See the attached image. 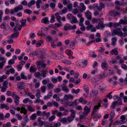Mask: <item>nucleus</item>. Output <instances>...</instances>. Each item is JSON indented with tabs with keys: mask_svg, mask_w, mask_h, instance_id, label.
I'll return each instance as SVG.
<instances>
[{
	"mask_svg": "<svg viewBox=\"0 0 127 127\" xmlns=\"http://www.w3.org/2000/svg\"><path fill=\"white\" fill-rule=\"evenodd\" d=\"M113 33L115 35L121 36L122 38L123 34L124 37H126L127 35V33L126 32L123 33L119 28H117L116 29H114L113 31Z\"/></svg>",
	"mask_w": 127,
	"mask_h": 127,
	"instance_id": "nucleus-1",
	"label": "nucleus"
},
{
	"mask_svg": "<svg viewBox=\"0 0 127 127\" xmlns=\"http://www.w3.org/2000/svg\"><path fill=\"white\" fill-rule=\"evenodd\" d=\"M94 5L97 8V10L99 11H100L102 8L105 7V6L104 4L102 2H100V3L99 6L96 4H94Z\"/></svg>",
	"mask_w": 127,
	"mask_h": 127,
	"instance_id": "nucleus-2",
	"label": "nucleus"
},
{
	"mask_svg": "<svg viewBox=\"0 0 127 127\" xmlns=\"http://www.w3.org/2000/svg\"><path fill=\"white\" fill-rule=\"evenodd\" d=\"M8 82L7 81L4 82L3 83V86L2 87L1 91L2 92H4L6 91V89L7 88Z\"/></svg>",
	"mask_w": 127,
	"mask_h": 127,
	"instance_id": "nucleus-3",
	"label": "nucleus"
},
{
	"mask_svg": "<svg viewBox=\"0 0 127 127\" xmlns=\"http://www.w3.org/2000/svg\"><path fill=\"white\" fill-rule=\"evenodd\" d=\"M85 14L88 19L89 20H91L92 19V14L89 11L87 10L85 13Z\"/></svg>",
	"mask_w": 127,
	"mask_h": 127,
	"instance_id": "nucleus-4",
	"label": "nucleus"
},
{
	"mask_svg": "<svg viewBox=\"0 0 127 127\" xmlns=\"http://www.w3.org/2000/svg\"><path fill=\"white\" fill-rule=\"evenodd\" d=\"M90 111V109L87 106H85L84 108V112L83 113L84 116H86L88 113Z\"/></svg>",
	"mask_w": 127,
	"mask_h": 127,
	"instance_id": "nucleus-5",
	"label": "nucleus"
},
{
	"mask_svg": "<svg viewBox=\"0 0 127 127\" xmlns=\"http://www.w3.org/2000/svg\"><path fill=\"white\" fill-rule=\"evenodd\" d=\"M17 87L20 89H24L25 86V84L23 82H21L18 83L17 85Z\"/></svg>",
	"mask_w": 127,
	"mask_h": 127,
	"instance_id": "nucleus-6",
	"label": "nucleus"
},
{
	"mask_svg": "<svg viewBox=\"0 0 127 127\" xmlns=\"http://www.w3.org/2000/svg\"><path fill=\"white\" fill-rule=\"evenodd\" d=\"M98 105H95L94 106V108L93 109L92 114V115H93L95 114V112L97 111V109H98L99 108V107L101 106L100 103H98Z\"/></svg>",
	"mask_w": 127,
	"mask_h": 127,
	"instance_id": "nucleus-7",
	"label": "nucleus"
},
{
	"mask_svg": "<svg viewBox=\"0 0 127 127\" xmlns=\"http://www.w3.org/2000/svg\"><path fill=\"white\" fill-rule=\"evenodd\" d=\"M80 5L81 7V8L80 9L79 11L81 12H83L86 9V7L83 3H80Z\"/></svg>",
	"mask_w": 127,
	"mask_h": 127,
	"instance_id": "nucleus-8",
	"label": "nucleus"
},
{
	"mask_svg": "<svg viewBox=\"0 0 127 127\" xmlns=\"http://www.w3.org/2000/svg\"><path fill=\"white\" fill-rule=\"evenodd\" d=\"M23 9V6L21 5H19L17 7H15L14 9V11L15 12H17L19 10H22Z\"/></svg>",
	"mask_w": 127,
	"mask_h": 127,
	"instance_id": "nucleus-9",
	"label": "nucleus"
},
{
	"mask_svg": "<svg viewBox=\"0 0 127 127\" xmlns=\"http://www.w3.org/2000/svg\"><path fill=\"white\" fill-rule=\"evenodd\" d=\"M68 104L70 106H76L77 105V100H75L73 102H68Z\"/></svg>",
	"mask_w": 127,
	"mask_h": 127,
	"instance_id": "nucleus-10",
	"label": "nucleus"
},
{
	"mask_svg": "<svg viewBox=\"0 0 127 127\" xmlns=\"http://www.w3.org/2000/svg\"><path fill=\"white\" fill-rule=\"evenodd\" d=\"M19 98L20 97L16 95L14 97V99H15L14 102L17 105H18L19 103Z\"/></svg>",
	"mask_w": 127,
	"mask_h": 127,
	"instance_id": "nucleus-11",
	"label": "nucleus"
},
{
	"mask_svg": "<svg viewBox=\"0 0 127 127\" xmlns=\"http://www.w3.org/2000/svg\"><path fill=\"white\" fill-rule=\"evenodd\" d=\"M111 54L112 55L114 54L115 55H118L119 52L117 51V48H115L112 50L111 52Z\"/></svg>",
	"mask_w": 127,
	"mask_h": 127,
	"instance_id": "nucleus-12",
	"label": "nucleus"
},
{
	"mask_svg": "<svg viewBox=\"0 0 127 127\" xmlns=\"http://www.w3.org/2000/svg\"><path fill=\"white\" fill-rule=\"evenodd\" d=\"M118 104L119 105H121L122 103L121 102H118V101H115L113 102V104L111 105V107L113 108H114L115 107V106Z\"/></svg>",
	"mask_w": 127,
	"mask_h": 127,
	"instance_id": "nucleus-13",
	"label": "nucleus"
},
{
	"mask_svg": "<svg viewBox=\"0 0 127 127\" xmlns=\"http://www.w3.org/2000/svg\"><path fill=\"white\" fill-rule=\"evenodd\" d=\"M64 99L65 100H67L68 99H72L73 98V96L70 95H66L64 97Z\"/></svg>",
	"mask_w": 127,
	"mask_h": 127,
	"instance_id": "nucleus-14",
	"label": "nucleus"
},
{
	"mask_svg": "<svg viewBox=\"0 0 127 127\" xmlns=\"http://www.w3.org/2000/svg\"><path fill=\"white\" fill-rule=\"evenodd\" d=\"M109 15H111V16H115L116 15H118L119 14L118 12L116 11H111L109 13Z\"/></svg>",
	"mask_w": 127,
	"mask_h": 127,
	"instance_id": "nucleus-15",
	"label": "nucleus"
},
{
	"mask_svg": "<svg viewBox=\"0 0 127 127\" xmlns=\"http://www.w3.org/2000/svg\"><path fill=\"white\" fill-rule=\"evenodd\" d=\"M47 71L46 70H42L41 71V76L43 77H45L46 76V73Z\"/></svg>",
	"mask_w": 127,
	"mask_h": 127,
	"instance_id": "nucleus-16",
	"label": "nucleus"
},
{
	"mask_svg": "<svg viewBox=\"0 0 127 127\" xmlns=\"http://www.w3.org/2000/svg\"><path fill=\"white\" fill-rule=\"evenodd\" d=\"M112 44L113 46H115V43L117 40V38L116 37H113L111 39Z\"/></svg>",
	"mask_w": 127,
	"mask_h": 127,
	"instance_id": "nucleus-17",
	"label": "nucleus"
},
{
	"mask_svg": "<svg viewBox=\"0 0 127 127\" xmlns=\"http://www.w3.org/2000/svg\"><path fill=\"white\" fill-rule=\"evenodd\" d=\"M41 22L45 24H48L49 21L48 20V18L45 17L41 20Z\"/></svg>",
	"mask_w": 127,
	"mask_h": 127,
	"instance_id": "nucleus-18",
	"label": "nucleus"
},
{
	"mask_svg": "<svg viewBox=\"0 0 127 127\" xmlns=\"http://www.w3.org/2000/svg\"><path fill=\"white\" fill-rule=\"evenodd\" d=\"M21 111L20 113H23L24 114H26L27 113V110H26L25 108L24 107H21Z\"/></svg>",
	"mask_w": 127,
	"mask_h": 127,
	"instance_id": "nucleus-19",
	"label": "nucleus"
},
{
	"mask_svg": "<svg viewBox=\"0 0 127 127\" xmlns=\"http://www.w3.org/2000/svg\"><path fill=\"white\" fill-rule=\"evenodd\" d=\"M1 107L2 108H5L7 110H8L9 109V107L8 105L4 104H2L1 105Z\"/></svg>",
	"mask_w": 127,
	"mask_h": 127,
	"instance_id": "nucleus-20",
	"label": "nucleus"
},
{
	"mask_svg": "<svg viewBox=\"0 0 127 127\" xmlns=\"http://www.w3.org/2000/svg\"><path fill=\"white\" fill-rule=\"evenodd\" d=\"M59 121L60 122L63 123H65L68 122L67 118H64L62 119H60Z\"/></svg>",
	"mask_w": 127,
	"mask_h": 127,
	"instance_id": "nucleus-21",
	"label": "nucleus"
},
{
	"mask_svg": "<svg viewBox=\"0 0 127 127\" xmlns=\"http://www.w3.org/2000/svg\"><path fill=\"white\" fill-rule=\"evenodd\" d=\"M53 98L54 99H56V100L57 101H59L60 100V98L56 94H55L53 96Z\"/></svg>",
	"mask_w": 127,
	"mask_h": 127,
	"instance_id": "nucleus-22",
	"label": "nucleus"
},
{
	"mask_svg": "<svg viewBox=\"0 0 127 127\" xmlns=\"http://www.w3.org/2000/svg\"><path fill=\"white\" fill-rule=\"evenodd\" d=\"M50 115V113L49 112H48L46 113L44 111L42 113V115L43 116H44L46 115V117L48 118L49 116Z\"/></svg>",
	"mask_w": 127,
	"mask_h": 127,
	"instance_id": "nucleus-23",
	"label": "nucleus"
},
{
	"mask_svg": "<svg viewBox=\"0 0 127 127\" xmlns=\"http://www.w3.org/2000/svg\"><path fill=\"white\" fill-rule=\"evenodd\" d=\"M26 20L25 19H22L21 21V24L22 26H24L26 25Z\"/></svg>",
	"mask_w": 127,
	"mask_h": 127,
	"instance_id": "nucleus-24",
	"label": "nucleus"
},
{
	"mask_svg": "<svg viewBox=\"0 0 127 127\" xmlns=\"http://www.w3.org/2000/svg\"><path fill=\"white\" fill-rule=\"evenodd\" d=\"M65 64H71V62L70 61H67L65 60L62 61Z\"/></svg>",
	"mask_w": 127,
	"mask_h": 127,
	"instance_id": "nucleus-25",
	"label": "nucleus"
},
{
	"mask_svg": "<svg viewBox=\"0 0 127 127\" xmlns=\"http://www.w3.org/2000/svg\"><path fill=\"white\" fill-rule=\"evenodd\" d=\"M36 114H33L31 116L30 118L31 120H33L36 119Z\"/></svg>",
	"mask_w": 127,
	"mask_h": 127,
	"instance_id": "nucleus-26",
	"label": "nucleus"
},
{
	"mask_svg": "<svg viewBox=\"0 0 127 127\" xmlns=\"http://www.w3.org/2000/svg\"><path fill=\"white\" fill-rule=\"evenodd\" d=\"M34 75L37 78H39L41 76V73L38 71L35 72L34 74Z\"/></svg>",
	"mask_w": 127,
	"mask_h": 127,
	"instance_id": "nucleus-27",
	"label": "nucleus"
},
{
	"mask_svg": "<svg viewBox=\"0 0 127 127\" xmlns=\"http://www.w3.org/2000/svg\"><path fill=\"white\" fill-rule=\"evenodd\" d=\"M43 63V61L40 60L37 62H36V64L37 66H41Z\"/></svg>",
	"mask_w": 127,
	"mask_h": 127,
	"instance_id": "nucleus-28",
	"label": "nucleus"
},
{
	"mask_svg": "<svg viewBox=\"0 0 127 127\" xmlns=\"http://www.w3.org/2000/svg\"><path fill=\"white\" fill-rule=\"evenodd\" d=\"M19 35V34L17 33H13L11 35V37L12 38L17 37Z\"/></svg>",
	"mask_w": 127,
	"mask_h": 127,
	"instance_id": "nucleus-29",
	"label": "nucleus"
},
{
	"mask_svg": "<svg viewBox=\"0 0 127 127\" xmlns=\"http://www.w3.org/2000/svg\"><path fill=\"white\" fill-rule=\"evenodd\" d=\"M28 111L31 112L34 111H35L34 109H33L32 107L31 106H28Z\"/></svg>",
	"mask_w": 127,
	"mask_h": 127,
	"instance_id": "nucleus-30",
	"label": "nucleus"
},
{
	"mask_svg": "<svg viewBox=\"0 0 127 127\" xmlns=\"http://www.w3.org/2000/svg\"><path fill=\"white\" fill-rule=\"evenodd\" d=\"M84 89L86 93L87 94H88L89 93L88 87L86 86H85L84 87Z\"/></svg>",
	"mask_w": 127,
	"mask_h": 127,
	"instance_id": "nucleus-31",
	"label": "nucleus"
},
{
	"mask_svg": "<svg viewBox=\"0 0 127 127\" xmlns=\"http://www.w3.org/2000/svg\"><path fill=\"white\" fill-rule=\"evenodd\" d=\"M36 69L33 66L31 67L30 69V71L31 72H35L36 71Z\"/></svg>",
	"mask_w": 127,
	"mask_h": 127,
	"instance_id": "nucleus-32",
	"label": "nucleus"
},
{
	"mask_svg": "<svg viewBox=\"0 0 127 127\" xmlns=\"http://www.w3.org/2000/svg\"><path fill=\"white\" fill-rule=\"evenodd\" d=\"M72 13L74 14H76L79 13V11L77 8L74 9L73 10Z\"/></svg>",
	"mask_w": 127,
	"mask_h": 127,
	"instance_id": "nucleus-33",
	"label": "nucleus"
},
{
	"mask_svg": "<svg viewBox=\"0 0 127 127\" xmlns=\"http://www.w3.org/2000/svg\"><path fill=\"white\" fill-rule=\"evenodd\" d=\"M8 64L10 65H11L14 63V61L12 59L9 60L8 62Z\"/></svg>",
	"mask_w": 127,
	"mask_h": 127,
	"instance_id": "nucleus-34",
	"label": "nucleus"
},
{
	"mask_svg": "<svg viewBox=\"0 0 127 127\" xmlns=\"http://www.w3.org/2000/svg\"><path fill=\"white\" fill-rule=\"evenodd\" d=\"M40 91L39 90H37V92L36 93V96L38 98H39L40 97H41V96L40 94Z\"/></svg>",
	"mask_w": 127,
	"mask_h": 127,
	"instance_id": "nucleus-35",
	"label": "nucleus"
},
{
	"mask_svg": "<svg viewBox=\"0 0 127 127\" xmlns=\"http://www.w3.org/2000/svg\"><path fill=\"white\" fill-rule=\"evenodd\" d=\"M101 67L103 68H106L107 67V64L106 63H102V64Z\"/></svg>",
	"mask_w": 127,
	"mask_h": 127,
	"instance_id": "nucleus-36",
	"label": "nucleus"
},
{
	"mask_svg": "<svg viewBox=\"0 0 127 127\" xmlns=\"http://www.w3.org/2000/svg\"><path fill=\"white\" fill-rule=\"evenodd\" d=\"M55 118V115H53L51 117L49 118V121L50 122H51L54 120Z\"/></svg>",
	"mask_w": 127,
	"mask_h": 127,
	"instance_id": "nucleus-37",
	"label": "nucleus"
},
{
	"mask_svg": "<svg viewBox=\"0 0 127 127\" xmlns=\"http://www.w3.org/2000/svg\"><path fill=\"white\" fill-rule=\"evenodd\" d=\"M21 78L22 79L25 80L27 79V77L24 75V73H21Z\"/></svg>",
	"mask_w": 127,
	"mask_h": 127,
	"instance_id": "nucleus-38",
	"label": "nucleus"
},
{
	"mask_svg": "<svg viewBox=\"0 0 127 127\" xmlns=\"http://www.w3.org/2000/svg\"><path fill=\"white\" fill-rule=\"evenodd\" d=\"M80 90L79 89H77L76 90H75L74 89H73L72 90V93H75L76 94H77L79 92Z\"/></svg>",
	"mask_w": 127,
	"mask_h": 127,
	"instance_id": "nucleus-39",
	"label": "nucleus"
},
{
	"mask_svg": "<svg viewBox=\"0 0 127 127\" xmlns=\"http://www.w3.org/2000/svg\"><path fill=\"white\" fill-rule=\"evenodd\" d=\"M67 118L68 122H70L72 121L74 119L73 118H72L70 116L68 117Z\"/></svg>",
	"mask_w": 127,
	"mask_h": 127,
	"instance_id": "nucleus-40",
	"label": "nucleus"
},
{
	"mask_svg": "<svg viewBox=\"0 0 127 127\" xmlns=\"http://www.w3.org/2000/svg\"><path fill=\"white\" fill-rule=\"evenodd\" d=\"M54 85L52 84H49L47 85V87L49 89L53 88L54 87Z\"/></svg>",
	"mask_w": 127,
	"mask_h": 127,
	"instance_id": "nucleus-41",
	"label": "nucleus"
},
{
	"mask_svg": "<svg viewBox=\"0 0 127 127\" xmlns=\"http://www.w3.org/2000/svg\"><path fill=\"white\" fill-rule=\"evenodd\" d=\"M28 101H29L30 102L32 103V101L31 100H29V98H28L25 99L23 100V102L25 103H27Z\"/></svg>",
	"mask_w": 127,
	"mask_h": 127,
	"instance_id": "nucleus-42",
	"label": "nucleus"
},
{
	"mask_svg": "<svg viewBox=\"0 0 127 127\" xmlns=\"http://www.w3.org/2000/svg\"><path fill=\"white\" fill-rule=\"evenodd\" d=\"M41 118H39L38 120V121L39 122V125L41 126H42L43 124V123L42 121L41 120Z\"/></svg>",
	"mask_w": 127,
	"mask_h": 127,
	"instance_id": "nucleus-43",
	"label": "nucleus"
},
{
	"mask_svg": "<svg viewBox=\"0 0 127 127\" xmlns=\"http://www.w3.org/2000/svg\"><path fill=\"white\" fill-rule=\"evenodd\" d=\"M67 7L70 10H71L72 9V4L71 3L69 4L67 6Z\"/></svg>",
	"mask_w": 127,
	"mask_h": 127,
	"instance_id": "nucleus-44",
	"label": "nucleus"
},
{
	"mask_svg": "<svg viewBox=\"0 0 127 127\" xmlns=\"http://www.w3.org/2000/svg\"><path fill=\"white\" fill-rule=\"evenodd\" d=\"M115 111L114 110L111 111L110 114V116L111 118H112L115 116Z\"/></svg>",
	"mask_w": 127,
	"mask_h": 127,
	"instance_id": "nucleus-45",
	"label": "nucleus"
},
{
	"mask_svg": "<svg viewBox=\"0 0 127 127\" xmlns=\"http://www.w3.org/2000/svg\"><path fill=\"white\" fill-rule=\"evenodd\" d=\"M46 86H43L41 87V90L42 92H45L46 90Z\"/></svg>",
	"mask_w": 127,
	"mask_h": 127,
	"instance_id": "nucleus-46",
	"label": "nucleus"
},
{
	"mask_svg": "<svg viewBox=\"0 0 127 127\" xmlns=\"http://www.w3.org/2000/svg\"><path fill=\"white\" fill-rule=\"evenodd\" d=\"M55 21V17L53 15H52L51 16V19L50 20V22L51 23H53Z\"/></svg>",
	"mask_w": 127,
	"mask_h": 127,
	"instance_id": "nucleus-47",
	"label": "nucleus"
},
{
	"mask_svg": "<svg viewBox=\"0 0 127 127\" xmlns=\"http://www.w3.org/2000/svg\"><path fill=\"white\" fill-rule=\"evenodd\" d=\"M16 116L17 117L18 119L21 120L22 119V117L19 114H17L16 115Z\"/></svg>",
	"mask_w": 127,
	"mask_h": 127,
	"instance_id": "nucleus-48",
	"label": "nucleus"
},
{
	"mask_svg": "<svg viewBox=\"0 0 127 127\" xmlns=\"http://www.w3.org/2000/svg\"><path fill=\"white\" fill-rule=\"evenodd\" d=\"M93 27V26L92 25H90L86 27L87 29L88 30H89Z\"/></svg>",
	"mask_w": 127,
	"mask_h": 127,
	"instance_id": "nucleus-49",
	"label": "nucleus"
},
{
	"mask_svg": "<svg viewBox=\"0 0 127 127\" xmlns=\"http://www.w3.org/2000/svg\"><path fill=\"white\" fill-rule=\"evenodd\" d=\"M24 12H26L28 14H31L32 13V11L31 10L27 9H25L24 11Z\"/></svg>",
	"mask_w": 127,
	"mask_h": 127,
	"instance_id": "nucleus-50",
	"label": "nucleus"
},
{
	"mask_svg": "<svg viewBox=\"0 0 127 127\" xmlns=\"http://www.w3.org/2000/svg\"><path fill=\"white\" fill-rule=\"evenodd\" d=\"M55 16H56V18H57V19H61V17L59 16V13H55Z\"/></svg>",
	"mask_w": 127,
	"mask_h": 127,
	"instance_id": "nucleus-51",
	"label": "nucleus"
},
{
	"mask_svg": "<svg viewBox=\"0 0 127 127\" xmlns=\"http://www.w3.org/2000/svg\"><path fill=\"white\" fill-rule=\"evenodd\" d=\"M52 103L56 107H58V106L59 104L57 102L55 101H53L52 102Z\"/></svg>",
	"mask_w": 127,
	"mask_h": 127,
	"instance_id": "nucleus-52",
	"label": "nucleus"
},
{
	"mask_svg": "<svg viewBox=\"0 0 127 127\" xmlns=\"http://www.w3.org/2000/svg\"><path fill=\"white\" fill-rule=\"evenodd\" d=\"M0 60L1 61H2V62H3L4 63H5L6 61L5 59L4 58L2 57H1V56L0 55Z\"/></svg>",
	"mask_w": 127,
	"mask_h": 127,
	"instance_id": "nucleus-53",
	"label": "nucleus"
},
{
	"mask_svg": "<svg viewBox=\"0 0 127 127\" xmlns=\"http://www.w3.org/2000/svg\"><path fill=\"white\" fill-rule=\"evenodd\" d=\"M50 6L53 9L54 8L55 4L54 3L52 2L50 3Z\"/></svg>",
	"mask_w": 127,
	"mask_h": 127,
	"instance_id": "nucleus-54",
	"label": "nucleus"
},
{
	"mask_svg": "<svg viewBox=\"0 0 127 127\" xmlns=\"http://www.w3.org/2000/svg\"><path fill=\"white\" fill-rule=\"evenodd\" d=\"M61 125V123H56L54 124V127H57L58 126H60Z\"/></svg>",
	"mask_w": 127,
	"mask_h": 127,
	"instance_id": "nucleus-55",
	"label": "nucleus"
},
{
	"mask_svg": "<svg viewBox=\"0 0 127 127\" xmlns=\"http://www.w3.org/2000/svg\"><path fill=\"white\" fill-rule=\"evenodd\" d=\"M112 93H110L108 94L106 96V97H108L109 99H111L112 98V95H111V94Z\"/></svg>",
	"mask_w": 127,
	"mask_h": 127,
	"instance_id": "nucleus-56",
	"label": "nucleus"
},
{
	"mask_svg": "<svg viewBox=\"0 0 127 127\" xmlns=\"http://www.w3.org/2000/svg\"><path fill=\"white\" fill-rule=\"evenodd\" d=\"M113 98L114 99H118V100H121V98L120 97H118V96L117 95H114L113 97Z\"/></svg>",
	"mask_w": 127,
	"mask_h": 127,
	"instance_id": "nucleus-57",
	"label": "nucleus"
},
{
	"mask_svg": "<svg viewBox=\"0 0 127 127\" xmlns=\"http://www.w3.org/2000/svg\"><path fill=\"white\" fill-rule=\"evenodd\" d=\"M72 21H73L74 23H77L78 22V21L77 20V19L75 17H73V18Z\"/></svg>",
	"mask_w": 127,
	"mask_h": 127,
	"instance_id": "nucleus-58",
	"label": "nucleus"
},
{
	"mask_svg": "<svg viewBox=\"0 0 127 127\" xmlns=\"http://www.w3.org/2000/svg\"><path fill=\"white\" fill-rule=\"evenodd\" d=\"M38 54V52L36 51L34 53H30V54L32 56H33L36 55Z\"/></svg>",
	"mask_w": 127,
	"mask_h": 127,
	"instance_id": "nucleus-59",
	"label": "nucleus"
},
{
	"mask_svg": "<svg viewBox=\"0 0 127 127\" xmlns=\"http://www.w3.org/2000/svg\"><path fill=\"white\" fill-rule=\"evenodd\" d=\"M60 91L61 90L60 89L58 88L54 90L55 92L56 93H59L60 92Z\"/></svg>",
	"mask_w": 127,
	"mask_h": 127,
	"instance_id": "nucleus-60",
	"label": "nucleus"
},
{
	"mask_svg": "<svg viewBox=\"0 0 127 127\" xmlns=\"http://www.w3.org/2000/svg\"><path fill=\"white\" fill-rule=\"evenodd\" d=\"M122 30L123 31L125 32H127V27L126 26H124L123 28V29Z\"/></svg>",
	"mask_w": 127,
	"mask_h": 127,
	"instance_id": "nucleus-61",
	"label": "nucleus"
},
{
	"mask_svg": "<svg viewBox=\"0 0 127 127\" xmlns=\"http://www.w3.org/2000/svg\"><path fill=\"white\" fill-rule=\"evenodd\" d=\"M98 93V92L97 91H94L92 92L93 95L95 96H96Z\"/></svg>",
	"mask_w": 127,
	"mask_h": 127,
	"instance_id": "nucleus-62",
	"label": "nucleus"
},
{
	"mask_svg": "<svg viewBox=\"0 0 127 127\" xmlns=\"http://www.w3.org/2000/svg\"><path fill=\"white\" fill-rule=\"evenodd\" d=\"M78 5V3L77 2L75 1V2L73 4V6L74 7L76 8V7Z\"/></svg>",
	"mask_w": 127,
	"mask_h": 127,
	"instance_id": "nucleus-63",
	"label": "nucleus"
},
{
	"mask_svg": "<svg viewBox=\"0 0 127 127\" xmlns=\"http://www.w3.org/2000/svg\"><path fill=\"white\" fill-rule=\"evenodd\" d=\"M9 70L10 73L11 74H13L15 73V70L13 68L10 69Z\"/></svg>",
	"mask_w": 127,
	"mask_h": 127,
	"instance_id": "nucleus-64",
	"label": "nucleus"
}]
</instances>
